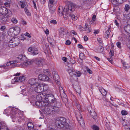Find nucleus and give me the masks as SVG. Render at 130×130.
I'll return each instance as SVG.
<instances>
[{
    "label": "nucleus",
    "instance_id": "f257e3e1",
    "mask_svg": "<svg viewBox=\"0 0 130 130\" xmlns=\"http://www.w3.org/2000/svg\"><path fill=\"white\" fill-rule=\"evenodd\" d=\"M75 6L74 4L70 3L68 6L65 7L63 11L61 13L64 19L67 20L70 19L71 13L75 10Z\"/></svg>",
    "mask_w": 130,
    "mask_h": 130
},
{
    "label": "nucleus",
    "instance_id": "f03ea898",
    "mask_svg": "<svg viewBox=\"0 0 130 130\" xmlns=\"http://www.w3.org/2000/svg\"><path fill=\"white\" fill-rule=\"evenodd\" d=\"M55 123L56 126L60 128H64L67 129L69 127L67 120L63 117L57 118L56 119Z\"/></svg>",
    "mask_w": 130,
    "mask_h": 130
},
{
    "label": "nucleus",
    "instance_id": "7ed1b4c3",
    "mask_svg": "<svg viewBox=\"0 0 130 130\" xmlns=\"http://www.w3.org/2000/svg\"><path fill=\"white\" fill-rule=\"evenodd\" d=\"M58 110V108L57 107L48 104L44 108V112L47 115H53L56 113Z\"/></svg>",
    "mask_w": 130,
    "mask_h": 130
},
{
    "label": "nucleus",
    "instance_id": "20e7f679",
    "mask_svg": "<svg viewBox=\"0 0 130 130\" xmlns=\"http://www.w3.org/2000/svg\"><path fill=\"white\" fill-rule=\"evenodd\" d=\"M77 106L78 107H79L78 110L75 111V114L79 124L82 127H83L85 126V123L83 118H82V116L81 115L82 112L80 111V107H79V105H78Z\"/></svg>",
    "mask_w": 130,
    "mask_h": 130
},
{
    "label": "nucleus",
    "instance_id": "39448f33",
    "mask_svg": "<svg viewBox=\"0 0 130 130\" xmlns=\"http://www.w3.org/2000/svg\"><path fill=\"white\" fill-rule=\"evenodd\" d=\"M45 101L48 104L54 103L56 101V99L55 98L53 94H46L45 97Z\"/></svg>",
    "mask_w": 130,
    "mask_h": 130
},
{
    "label": "nucleus",
    "instance_id": "423d86ee",
    "mask_svg": "<svg viewBox=\"0 0 130 130\" xmlns=\"http://www.w3.org/2000/svg\"><path fill=\"white\" fill-rule=\"evenodd\" d=\"M29 83L30 84V88L32 90L35 87L37 86L39 84V80L38 79L32 78L29 79Z\"/></svg>",
    "mask_w": 130,
    "mask_h": 130
},
{
    "label": "nucleus",
    "instance_id": "0eeeda50",
    "mask_svg": "<svg viewBox=\"0 0 130 130\" xmlns=\"http://www.w3.org/2000/svg\"><path fill=\"white\" fill-rule=\"evenodd\" d=\"M11 12L10 11L8 10L5 7L0 6V13L3 15L9 14Z\"/></svg>",
    "mask_w": 130,
    "mask_h": 130
},
{
    "label": "nucleus",
    "instance_id": "6e6552de",
    "mask_svg": "<svg viewBox=\"0 0 130 130\" xmlns=\"http://www.w3.org/2000/svg\"><path fill=\"white\" fill-rule=\"evenodd\" d=\"M74 79H77L78 77L80 76L81 75V73L78 71H75L74 70L72 71L69 74Z\"/></svg>",
    "mask_w": 130,
    "mask_h": 130
},
{
    "label": "nucleus",
    "instance_id": "1a4fd4ad",
    "mask_svg": "<svg viewBox=\"0 0 130 130\" xmlns=\"http://www.w3.org/2000/svg\"><path fill=\"white\" fill-rule=\"evenodd\" d=\"M19 115V113L16 112L15 109L14 108H11V111L10 115L12 119H16Z\"/></svg>",
    "mask_w": 130,
    "mask_h": 130
},
{
    "label": "nucleus",
    "instance_id": "9d476101",
    "mask_svg": "<svg viewBox=\"0 0 130 130\" xmlns=\"http://www.w3.org/2000/svg\"><path fill=\"white\" fill-rule=\"evenodd\" d=\"M24 78L25 77L24 76L15 77L14 79L12 80L11 83L12 84H14L15 82H22L24 80Z\"/></svg>",
    "mask_w": 130,
    "mask_h": 130
},
{
    "label": "nucleus",
    "instance_id": "9b49d317",
    "mask_svg": "<svg viewBox=\"0 0 130 130\" xmlns=\"http://www.w3.org/2000/svg\"><path fill=\"white\" fill-rule=\"evenodd\" d=\"M42 84H41L39 83L38 85H37V86L34 87L31 90H34L36 92L38 93H41L43 91V89L41 87Z\"/></svg>",
    "mask_w": 130,
    "mask_h": 130
},
{
    "label": "nucleus",
    "instance_id": "f8f14e48",
    "mask_svg": "<svg viewBox=\"0 0 130 130\" xmlns=\"http://www.w3.org/2000/svg\"><path fill=\"white\" fill-rule=\"evenodd\" d=\"M36 64L39 66H41L45 63V60L44 59L38 58H37L36 60Z\"/></svg>",
    "mask_w": 130,
    "mask_h": 130
},
{
    "label": "nucleus",
    "instance_id": "ddd939ff",
    "mask_svg": "<svg viewBox=\"0 0 130 130\" xmlns=\"http://www.w3.org/2000/svg\"><path fill=\"white\" fill-rule=\"evenodd\" d=\"M53 77L56 83H57L58 85H59L60 83L59 82L60 81L59 77L57 72H55L53 74Z\"/></svg>",
    "mask_w": 130,
    "mask_h": 130
},
{
    "label": "nucleus",
    "instance_id": "4468645a",
    "mask_svg": "<svg viewBox=\"0 0 130 130\" xmlns=\"http://www.w3.org/2000/svg\"><path fill=\"white\" fill-rule=\"evenodd\" d=\"M38 79L43 81H47L49 80V78L47 75L43 74H40L38 75Z\"/></svg>",
    "mask_w": 130,
    "mask_h": 130
},
{
    "label": "nucleus",
    "instance_id": "2eb2a0df",
    "mask_svg": "<svg viewBox=\"0 0 130 130\" xmlns=\"http://www.w3.org/2000/svg\"><path fill=\"white\" fill-rule=\"evenodd\" d=\"M73 86L76 92L79 94L81 92L80 89L77 82L76 81L75 82V83L74 84Z\"/></svg>",
    "mask_w": 130,
    "mask_h": 130
},
{
    "label": "nucleus",
    "instance_id": "dca6fc26",
    "mask_svg": "<svg viewBox=\"0 0 130 130\" xmlns=\"http://www.w3.org/2000/svg\"><path fill=\"white\" fill-rule=\"evenodd\" d=\"M90 109L91 108L89 107L88 109V111L90 112L91 116L94 119H96L97 118V116L96 112L94 110H90Z\"/></svg>",
    "mask_w": 130,
    "mask_h": 130
},
{
    "label": "nucleus",
    "instance_id": "f3484780",
    "mask_svg": "<svg viewBox=\"0 0 130 130\" xmlns=\"http://www.w3.org/2000/svg\"><path fill=\"white\" fill-rule=\"evenodd\" d=\"M59 92L62 98H65L66 99V95L65 93L62 88L60 86H59Z\"/></svg>",
    "mask_w": 130,
    "mask_h": 130
},
{
    "label": "nucleus",
    "instance_id": "a211bd4d",
    "mask_svg": "<svg viewBox=\"0 0 130 130\" xmlns=\"http://www.w3.org/2000/svg\"><path fill=\"white\" fill-rule=\"evenodd\" d=\"M84 29L88 33L90 32L91 30L90 26L87 23H86L85 24Z\"/></svg>",
    "mask_w": 130,
    "mask_h": 130
},
{
    "label": "nucleus",
    "instance_id": "6ab92c4d",
    "mask_svg": "<svg viewBox=\"0 0 130 130\" xmlns=\"http://www.w3.org/2000/svg\"><path fill=\"white\" fill-rule=\"evenodd\" d=\"M13 41L16 46L18 45L20 42L19 39L17 38H13L10 40V42Z\"/></svg>",
    "mask_w": 130,
    "mask_h": 130
},
{
    "label": "nucleus",
    "instance_id": "aec40b11",
    "mask_svg": "<svg viewBox=\"0 0 130 130\" xmlns=\"http://www.w3.org/2000/svg\"><path fill=\"white\" fill-rule=\"evenodd\" d=\"M13 32L16 35L19 34L20 32V28L18 27H15L13 28Z\"/></svg>",
    "mask_w": 130,
    "mask_h": 130
},
{
    "label": "nucleus",
    "instance_id": "412c9836",
    "mask_svg": "<svg viewBox=\"0 0 130 130\" xmlns=\"http://www.w3.org/2000/svg\"><path fill=\"white\" fill-rule=\"evenodd\" d=\"M123 125L124 128L125 130H130V127L129 124L128 122L127 123V122L126 123L125 122H124L123 123Z\"/></svg>",
    "mask_w": 130,
    "mask_h": 130
},
{
    "label": "nucleus",
    "instance_id": "4be33fe9",
    "mask_svg": "<svg viewBox=\"0 0 130 130\" xmlns=\"http://www.w3.org/2000/svg\"><path fill=\"white\" fill-rule=\"evenodd\" d=\"M49 7V12L52 15L54 14L55 12V8L53 7L52 5H48Z\"/></svg>",
    "mask_w": 130,
    "mask_h": 130
},
{
    "label": "nucleus",
    "instance_id": "5701e85b",
    "mask_svg": "<svg viewBox=\"0 0 130 130\" xmlns=\"http://www.w3.org/2000/svg\"><path fill=\"white\" fill-rule=\"evenodd\" d=\"M39 52L38 49L35 47H33L32 52H31V55H36L39 53Z\"/></svg>",
    "mask_w": 130,
    "mask_h": 130
},
{
    "label": "nucleus",
    "instance_id": "b1692460",
    "mask_svg": "<svg viewBox=\"0 0 130 130\" xmlns=\"http://www.w3.org/2000/svg\"><path fill=\"white\" fill-rule=\"evenodd\" d=\"M28 128L29 130H33L34 126L32 123L31 122L28 123L27 124Z\"/></svg>",
    "mask_w": 130,
    "mask_h": 130
},
{
    "label": "nucleus",
    "instance_id": "393cba45",
    "mask_svg": "<svg viewBox=\"0 0 130 130\" xmlns=\"http://www.w3.org/2000/svg\"><path fill=\"white\" fill-rule=\"evenodd\" d=\"M11 110V108H7L4 110V113L7 115H10Z\"/></svg>",
    "mask_w": 130,
    "mask_h": 130
},
{
    "label": "nucleus",
    "instance_id": "a878e982",
    "mask_svg": "<svg viewBox=\"0 0 130 130\" xmlns=\"http://www.w3.org/2000/svg\"><path fill=\"white\" fill-rule=\"evenodd\" d=\"M99 90L102 95L105 96H106L107 92L103 88H99Z\"/></svg>",
    "mask_w": 130,
    "mask_h": 130
},
{
    "label": "nucleus",
    "instance_id": "bb28decb",
    "mask_svg": "<svg viewBox=\"0 0 130 130\" xmlns=\"http://www.w3.org/2000/svg\"><path fill=\"white\" fill-rule=\"evenodd\" d=\"M47 103L44 102L43 101H40V103L39 105V107H45V106L47 105Z\"/></svg>",
    "mask_w": 130,
    "mask_h": 130
},
{
    "label": "nucleus",
    "instance_id": "cd10ccee",
    "mask_svg": "<svg viewBox=\"0 0 130 130\" xmlns=\"http://www.w3.org/2000/svg\"><path fill=\"white\" fill-rule=\"evenodd\" d=\"M6 2L4 3V4L5 6L7 7H9L10 6V4L11 3V0H4Z\"/></svg>",
    "mask_w": 130,
    "mask_h": 130
},
{
    "label": "nucleus",
    "instance_id": "c85d7f7f",
    "mask_svg": "<svg viewBox=\"0 0 130 130\" xmlns=\"http://www.w3.org/2000/svg\"><path fill=\"white\" fill-rule=\"evenodd\" d=\"M8 44L9 46L10 47H14L16 46V45H15V44L14 43L13 41H12V42L11 41L10 42V40L8 42Z\"/></svg>",
    "mask_w": 130,
    "mask_h": 130
},
{
    "label": "nucleus",
    "instance_id": "c756f323",
    "mask_svg": "<svg viewBox=\"0 0 130 130\" xmlns=\"http://www.w3.org/2000/svg\"><path fill=\"white\" fill-rule=\"evenodd\" d=\"M19 5H21V8H25V7H27V4L26 2H25V1L22 3H21Z\"/></svg>",
    "mask_w": 130,
    "mask_h": 130
},
{
    "label": "nucleus",
    "instance_id": "7c9ffc66",
    "mask_svg": "<svg viewBox=\"0 0 130 130\" xmlns=\"http://www.w3.org/2000/svg\"><path fill=\"white\" fill-rule=\"evenodd\" d=\"M124 29L125 31L129 33L130 31V27L129 25L125 26L124 27Z\"/></svg>",
    "mask_w": 130,
    "mask_h": 130
},
{
    "label": "nucleus",
    "instance_id": "2f4dec72",
    "mask_svg": "<svg viewBox=\"0 0 130 130\" xmlns=\"http://www.w3.org/2000/svg\"><path fill=\"white\" fill-rule=\"evenodd\" d=\"M41 87H42V88L43 89V91H46L48 89V86L47 84H42Z\"/></svg>",
    "mask_w": 130,
    "mask_h": 130
},
{
    "label": "nucleus",
    "instance_id": "473e14b6",
    "mask_svg": "<svg viewBox=\"0 0 130 130\" xmlns=\"http://www.w3.org/2000/svg\"><path fill=\"white\" fill-rule=\"evenodd\" d=\"M54 103L55 105L54 106H55L57 108H58H58L60 107L62 105L61 103L60 102L57 101V100Z\"/></svg>",
    "mask_w": 130,
    "mask_h": 130
},
{
    "label": "nucleus",
    "instance_id": "72a5a7b5",
    "mask_svg": "<svg viewBox=\"0 0 130 130\" xmlns=\"http://www.w3.org/2000/svg\"><path fill=\"white\" fill-rule=\"evenodd\" d=\"M77 18L78 17L77 16H75L74 14H72V13H71L70 19L71 18L73 20L75 21L77 20Z\"/></svg>",
    "mask_w": 130,
    "mask_h": 130
},
{
    "label": "nucleus",
    "instance_id": "f704fd0d",
    "mask_svg": "<svg viewBox=\"0 0 130 130\" xmlns=\"http://www.w3.org/2000/svg\"><path fill=\"white\" fill-rule=\"evenodd\" d=\"M1 130H9L8 127L5 123H3Z\"/></svg>",
    "mask_w": 130,
    "mask_h": 130
},
{
    "label": "nucleus",
    "instance_id": "c9c22d12",
    "mask_svg": "<svg viewBox=\"0 0 130 130\" xmlns=\"http://www.w3.org/2000/svg\"><path fill=\"white\" fill-rule=\"evenodd\" d=\"M17 118L18 119V121L19 122L20 121V120H22L23 121H24L25 119V118L23 115L22 116H19V117L18 116V117Z\"/></svg>",
    "mask_w": 130,
    "mask_h": 130
},
{
    "label": "nucleus",
    "instance_id": "e433bc0d",
    "mask_svg": "<svg viewBox=\"0 0 130 130\" xmlns=\"http://www.w3.org/2000/svg\"><path fill=\"white\" fill-rule=\"evenodd\" d=\"M79 58L81 60L85 59L86 58L84 54L82 53H80L79 54Z\"/></svg>",
    "mask_w": 130,
    "mask_h": 130
},
{
    "label": "nucleus",
    "instance_id": "4c0bfd02",
    "mask_svg": "<svg viewBox=\"0 0 130 130\" xmlns=\"http://www.w3.org/2000/svg\"><path fill=\"white\" fill-rule=\"evenodd\" d=\"M92 127L94 130H99V127L95 125H93Z\"/></svg>",
    "mask_w": 130,
    "mask_h": 130
},
{
    "label": "nucleus",
    "instance_id": "58836bf2",
    "mask_svg": "<svg viewBox=\"0 0 130 130\" xmlns=\"http://www.w3.org/2000/svg\"><path fill=\"white\" fill-rule=\"evenodd\" d=\"M129 6L128 4H126L125 5L124 8V9L125 11H128V10L129 9Z\"/></svg>",
    "mask_w": 130,
    "mask_h": 130
},
{
    "label": "nucleus",
    "instance_id": "ea45409f",
    "mask_svg": "<svg viewBox=\"0 0 130 130\" xmlns=\"http://www.w3.org/2000/svg\"><path fill=\"white\" fill-rule=\"evenodd\" d=\"M26 14L30 16V13L29 12L28 9H27L26 7L24 8Z\"/></svg>",
    "mask_w": 130,
    "mask_h": 130
},
{
    "label": "nucleus",
    "instance_id": "a19ab883",
    "mask_svg": "<svg viewBox=\"0 0 130 130\" xmlns=\"http://www.w3.org/2000/svg\"><path fill=\"white\" fill-rule=\"evenodd\" d=\"M110 31H111L110 30V28H108L106 32V33L107 34V36L108 38L109 36V35L110 34Z\"/></svg>",
    "mask_w": 130,
    "mask_h": 130
},
{
    "label": "nucleus",
    "instance_id": "79ce46f5",
    "mask_svg": "<svg viewBox=\"0 0 130 130\" xmlns=\"http://www.w3.org/2000/svg\"><path fill=\"white\" fill-rule=\"evenodd\" d=\"M121 113L122 115H125L127 114L128 113L127 111L125 110H122L121 111Z\"/></svg>",
    "mask_w": 130,
    "mask_h": 130
},
{
    "label": "nucleus",
    "instance_id": "37998d69",
    "mask_svg": "<svg viewBox=\"0 0 130 130\" xmlns=\"http://www.w3.org/2000/svg\"><path fill=\"white\" fill-rule=\"evenodd\" d=\"M11 21L14 23H17L18 22V21L15 18H13L11 20Z\"/></svg>",
    "mask_w": 130,
    "mask_h": 130
},
{
    "label": "nucleus",
    "instance_id": "c03bdc74",
    "mask_svg": "<svg viewBox=\"0 0 130 130\" xmlns=\"http://www.w3.org/2000/svg\"><path fill=\"white\" fill-rule=\"evenodd\" d=\"M74 70L73 69V68H71L70 69H69L67 70V71L69 73V74L71 73L72 71H73Z\"/></svg>",
    "mask_w": 130,
    "mask_h": 130
},
{
    "label": "nucleus",
    "instance_id": "a18cd8bd",
    "mask_svg": "<svg viewBox=\"0 0 130 130\" xmlns=\"http://www.w3.org/2000/svg\"><path fill=\"white\" fill-rule=\"evenodd\" d=\"M21 23L23 25H26L27 24V22L24 20L22 19L21 20Z\"/></svg>",
    "mask_w": 130,
    "mask_h": 130
},
{
    "label": "nucleus",
    "instance_id": "49530a36",
    "mask_svg": "<svg viewBox=\"0 0 130 130\" xmlns=\"http://www.w3.org/2000/svg\"><path fill=\"white\" fill-rule=\"evenodd\" d=\"M96 16L95 15H93V16H92V20L90 21V24H91V22H93L95 20V19H96ZM91 24L92 23H91Z\"/></svg>",
    "mask_w": 130,
    "mask_h": 130
},
{
    "label": "nucleus",
    "instance_id": "de8ad7c7",
    "mask_svg": "<svg viewBox=\"0 0 130 130\" xmlns=\"http://www.w3.org/2000/svg\"><path fill=\"white\" fill-rule=\"evenodd\" d=\"M116 45L117 47L119 48H120L121 47V43L120 42H117L116 43Z\"/></svg>",
    "mask_w": 130,
    "mask_h": 130
},
{
    "label": "nucleus",
    "instance_id": "09e8293b",
    "mask_svg": "<svg viewBox=\"0 0 130 130\" xmlns=\"http://www.w3.org/2000/svg\"><path fill=\"white\" fill-rule=\"evenodd\" d=\"M125 17L127 19H130V12L128 14H127L125 15H124Z\"/></svg>",
    "mask_w": 130,
    "mask_h": 130
},
{
    "label": "nucleus",
    "instance_id": "8fccbe9b",
    "mask_svg": "<svg viewBox=\"0 0 130 130\" xmlns=\"http://www.w3.org/2000/svg\"><path fill=\"white\" fill-rule=\"evenodd\" d=\"M27 58L25 56L23 55L21 61H26L27 60Z\"/></svg>",
    "mask_w": 130,
    "mask_h": 130
},
{
    "label": "nucleus",
    "instance_id": "3c124183",
    "mask_svg": "<svg viewBox=\"0 0 130 130\" xmlns=\"http://www.w3.org/2000/svg\"><path fill=\"white\" fill-rule=\"evenodd\" d=\"M50 22L51 23L53 24H56L57 23L56 21L54 20H53L50 21Z\"/></svg>",
    "mask_w": 130,
    "mask_h": 130
},
{
    "label": "nucleus",
    "instance_id": "603ef678",
    "mask_svg": "<svg viewBox=\"0 0 130 130\" xmlns=\"http://www.w3.org/2000/svg\"><path fill=\"white\" fill-rule=\"evenodd\" d=\"M23 56V55H20L18 56V57H17V58L19 59L21 61V60L22 59V57Z\"/></svg>",
    "mask_w": 130,
    "mask_h": 130
},
{
    "label": "nucleus",
    "instance_id": "864d4df0",
    "mask_svg": "<svg viewBox=\"0 0 130 130\" xmlns=\"http://www.w3.org/2000/svg\"><path fill=\"white\" fill-rule=\"evenodd\" d=\"M12 61H10L7 62L6 64H5L6 68V66H9L10 65L12 64Z\"/></svg>",
    "mask_w": 130,
    "mask_h": 130
},
{
    "label": "nucleus",
    "instance_id": "5fc2aeb1",
    "mask_svg": "<svg viewBox=\"0 0 130 130\" xmlns=\"http://www.w3.org/2000/svg\"><path fill=\"white\" fill-rule=\"evenodd\" d=\"M100 50L99 52V53H101L104 50V48H103V47L102 46H100Z\"/></svg>",
    "mask_w": 130,
    "mask_h": 130
},
{
    "label": "nucleus",
    "instance_id": "6e6d98bb",
    "mask_svg": "<svg viewBox=\"0 0 130 130\" xmlns=\"http://www.w3.org/2000/svg\"><path fill=\"white\" fill-rule=\"evenodd\" d=\"M40 101H36L35 102V104L37 106L39 107V105L40 103Z\"/></svg>",
    "mask_w": 130,
    "mask_h": 130
},
{
    "label": "nucleus",
    "instance_id": "4d7b16f0",
    "mask_svg": "<svg viewBox=\"0 0 130 130\" xmlns=\"http://www.w3.org/2000/svg\"><path fill=\"white\" fill-rule=\"evenodd\" d=\"M102 99L103 100L106 102H108L109 101V100L106 99V98L105 96L103 97L102 98Z\"/></svg>",
    "mask_w": 130,
    "mask_h": 130
},
{
    "label": "nucleus",
    "instance_id": "13d9d810",
    "mask_svg": "<svg viewBox=\"0 0 130 130\" xmlns=\"http://www.w3.org/2000/svg\"><path fill=\"white\" fill-rule=\"evenodd\" d=\"M97 40L98 42L100 44H102V39L100 38L97 39Z\"/></svg>",
    "mask_w": 130,
    "mask_h": 130
},
{
    "label": "nucleus",
    "instance_id": "bf43d9fd",
    "mask_svg": "<svg viewBox=\"0 0 130 130\" xmlns=\"http://www.w3.org/2000/svg\"><path fill=\"white\" fill-rule=\"evenodd\" d=\"M6 28V27L4 26H2L0 28V30L1 31H3Z\"/></svg>",
    "mask_w": 130,
    "mask_h": 130
},
{
    "label": "nucleus",
    "instance_id": "052dcab7",
    "mask_svg": "<svg viewBox=\"0 0 130 130\" xmlns=\"http://www.w3.org/2000/svg\"><path fill=\"white\" fill-rule=\"evenodd\" d=\"M99 32V31L98 30H94L93 33L94 34L96 35L98 34Z\"/></svg>",
    "mask_w": 130,
    "mask_h": 130
},
{
    "label": "nucleus",
    "instance_id": "680f3d73",
    "mask_svg": "<svg viewBox=\"0 0 130 130\" xmlns=\"http://www.w3.org/2000/svg\"><path fill=\"white\" fill-rule=\"evenodd\" d=\"M87 72L90 74H92V71L88 68L87 69Z\"/></svg>",
    "mask_w": 130,
    "mask_h": 130
},
{
    "label": "nucleus",
    "instance_id": "e2e57ef3",
    "mask_svg": "<svg viewBox=\"0 0 130 130\" xmlns=\"http://www.w3.org/2000/svg\"><path fill=\"white\" fill-rule=\"evenodd\" d=\"M71 43L70 41L69 40H67L66 41V44L67 45H70Z\"/></svg>",
    "mask_w": 130,
    "mask_h": 130
},
{
    "label": "nucleus",
    "instance_id": "0e129e2a",
    "mask_svg": "<svg viewBox=\"0 0 130 130\" xmlns=\"http://www.w3.org/2000/svg\"><path fill=\"white\" fill-rule=\"evenodd\" d=\"M109 54L111 56H113L114 55V52L113 50H112V51L111 50L110 51Z\"/></svg>",
    "mask_w": 130,
    "mask_h": 130
},
{
    "label": "nucleus",
    "instance_id": "69168bd1",
    "mask_svg": "<svg viewBox=\"0 0 130 130\" xmlns=\"http://www.w3.org/2000/svg\"><path fill=\"white\" fill-rule=\"evenodd\" d=\"M33 47H29L28 49V51L29 52H32V50H33Z\"/></svg>",
    "mask_w": 130,
    "mask_h": 130
},
{
    "label": "nucleus",
    "instance_id": "338daca9",
    "mask_svg": "<svg viewBox=\"0 0 130 130\" xmlns=\"http://www.w3.org/2000/svg\"><path fill=\"white\" fill-rule=\"evenodd\" d=\"M30 63L29 61H26L24 63V64L25 66H27Z\"/></svg>",
    "mask_w": 130,
    "mask_h": 130
},
{
    "label": "nucleus",
    "instance_id": "774afa93",
    "mask_svg": "<svg viewBox=\"0 0 130 130\" xmlns=\"http://www.w3.org/2000/svg\"><path fill=\"white\" fill-rule=\"evenodd\" d=\"M84 40L85 41H87L88 40V38L86 36H85L84 37Z\"/></svg>",
    "mask_w": 130,
    "mask_h": 130
}]
</instances>
